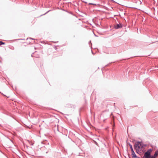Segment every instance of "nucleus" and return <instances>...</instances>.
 Returning <instances> with one entry per match:
<instances>
[{"label":"nucleus","mask_w":158,"mask_h":158,"mask_svg":"<svg viewBox=\"0 0 158 158\" xmlns=\"http://www.w3.org/2000/svg\"><path fill=\"white\" fill-rule=\"evenodd\" d=\"M134 147L136 150V152L139 154L142 152L143 150V147L140 142H137L135 143Z\"/></svg>","instance_id":"obj_1"},{"label":"nucleus","mask_w":158,"mask_h":158,"mask_svg":"<svg viewBox=\"0 0 158 158\" xmlns=\"http://www.w3.org/2000/svg\"><path fill=\"white\" fill-rule=\"evenodd\" d=\"M152 150L150 149H148L147 152H146L144 154L143 157L144 158H149L151 157L150 154L152 152Z\"/></svg>","instance_id":"obj_2"},{"label":"nucleus","mask_w":158,"mask_h":158,"mask_svg":"<svg viewBox=\"0 0 158 158\" xmlns=\"http://www.w3.org/2000/svg\"><path fill=\"white\" fill-rule=\"evenodd\" d=\"M131 156L133 158H139L135 154L134 151L131 152Z\"/></svg>","instance_id":"obj_3"},{"label":"nucleus","mask_w":158,"mask_h":158,"mask_svg":"<svg viewBox=\"0 0 158 158\" xmlns=\"http://www.w3.org/2000/svg\"><path fill=\"white\" fill-rule=\"evenodd\" d=\"M122 27V25L121 24H117L115 26V28L116 29H118L120 28H121Z\"/></svg>","instance_id":"obj_4"},{"label":"nucleus","mask_w":158,"mask_h":158,"mask_svg":"<svg viewBox=\"0 0 158 158\" xmlns=\"http://www.w3.org/2000/svg\"><path fill=\"white\" fill-rule=\"evenodd\" d=\"M158 155V151H156L155 152V153L154 155V156H152L154 157V158H156L157 157V156Z\"/></svg>","instance_id":"obj_5"},{"label":"nucleus","mask_w":158,"mask_h":158,"mask_svg":"<svg viewBox=\"0 0 158 158\" xmlns=\"http://www.w3.org/2000/svg\"><path fill=\"white\" fill-rule=\"evenodd\" d=\"M130 146L131 148V152H133V151H134L132 148V146L131 145H130Z\"/></svg>","instance_id":"obj_6"},{"label":"nucleus","mask_w":158,"mask_h":158,"mask_svg":"<svg viewBox=\"0 0 158 158\" xmlns=\"http://www.w3.org/2000/svg\"><path fill=\"white\" fill-rule=\"evenodd\" d=\"M5 43L2 41H0V45H1L2 44H4Z\"/></svg>","instance_id":"obj_7"}]
</instances>
